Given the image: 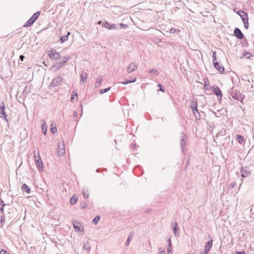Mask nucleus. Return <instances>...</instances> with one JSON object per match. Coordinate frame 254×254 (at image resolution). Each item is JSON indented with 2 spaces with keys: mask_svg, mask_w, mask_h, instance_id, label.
I'll return each mask as SVG.
<instances>
[{
  "mask_svg": "<svg viewBox=\"0 0 254 254\" xmlns=\"http://www.w3.org/2000/svg\"><path fill=\"white\" fill-rule=\"evenodd\" d=\"M80 108H81V110H82L83 107H82V104H81V105H80Z\"/></svg>",
  "mask_w": 254,
  "mask_h": 254,
  "instance_id": "nucleus-62",
  "label": "nucleus"
},
{
  "mask_svg": "<svg viewBox=\"0 0 254 254\" xmlns=\"http://www.w3.org/2000/svg\"><path fill=\"white\" fill-rule=\"evenodd\" d=\"M119 26L120 28L123 29H127L128 28V25L124 23H120L119 25H118V27Z\"/></svg>",
  "mask_w": 254,
  "mask_h": 254,
  "instance_id": "nucleus-41",
  "label": "nucleus"
},
{
  "mask_svg": "<svg viewBox=\"0 0 254 254\" xmlns=\"http://www.w3.org/2000/svg\"><path fill=\"white\" fill-rule=\"evenodd\" d=\"M252 56V54L249 52H244L243 53V57H246L247 59H250L251 57Z\"/></svg>",
  "mask_w": 254,
  "mask_h": 254,
  "instance_id": "nucleus-38",
  "label": "nucleus"
},
{
  "mask_svg": "<svg viewBox=\"0 0 254 254\" xmlns=\"http://www.w3.org/2000/svg\"><path fill=\"white\" fill-rule=\"evenodd\" d=\"M137 68V65L134 63L132 62L127 66V71L128 73H131L136 70Z\"/></svg>",
  "mask_w": 254,
  "mask_h": 254,
  "instance_id": "nucleus-13",
  "label": "nucleus"
},
{
  "mask_svg": "<svg viewBox=\"0 0 254 254\" xmlns=\"http://www.w3.org/2000/svg\"><path fill=\"white\" fill-rule=\"evenodd\" d=\"M236 136L237 137V140L239 143L243 144V143L245 142V139L243 136L240 134H237Z\"/></svg>",
  "mask_w": 254,
  "mask_h": 254,
  "instance_id": "nucleus-23",
  "label": "nucleus"
},
{
  "mask_svg": "<svg viewBox=\"0 0 254 254\" xmlns=\"http://www.w3.org/2000/svg\"><path fill=\"white\" fill-rule=\"evenodd\" d=\"M167 242L168 243V245L167 246H169V247H171V238H169L167 240Z\"/></svg>",
  "mask_w": 254,
  "mask_h": 254,
  "instance_id": "nucleus-53",
  "label": "nucleus"
},
{
  "mask_svg": "<svg viewBox=\"0 0 254 254\" xmlns=\"http://www.w3.org/2000/svg\"><path fill=\"white\" fill-rule=\"evenodd\" d=\"M230 95L234 99L240 101L242 103H243V100L245 98V95L243 94L240 92L232 88L230 92Z\"/></svg>",
  "mask_w": 254,
  "mask_h": 254,
  "instance_id": "nucleus-1",
  "label": "nucleus"
},
{
  "mask_svg": "<svg viewBox=\"0 0 254 254\" xmlns=\"http://www.w3.org/2000/svg\"><path fill=\"white\" fill-rule=\"evenodd\" d=\"M172 249V246L171 247H169V246H167V254H172V252L171 251Z\"/></svg>",
  "mask_w": 254,
  "mask_h": 254,
  "instance_id": "nucleus-46",
  "label": "nucleus"
},
{
  "mask_svg": "<svg viewBox=\"0 0 254 254\" xmlns=\"http://www.w3.org/2000/svg\"><path fill=\"white\" fill-rule=\"evenodd\" d=\"M196 112L192 111V113L195 116V119L196 120H199L201 119L200 115V113H199L198 110H197V109H196Z\"/></svg>",
  "mask_w": 254,
  "mask_h": 254,
  "instance_id": "nucleus-31",
  "label": "nucleus"
},
{
  "mask_svg": "<svg viewBox=\"0 0 254 254\" xmlns=\"http://www.w3.org/2000/svg\"><path fill=\"white\" fill-rule=\"evenodd\" d=\"M70 33L69 32H68L65 35L61 37L60 41L61 43H63L68 40V36L70 35Z\"/></svg>",
  "mask_w": 254,
  "mask_h": 254,
  "instance_id": "nucleus-22",
  "label": "nucleus"
},
{
  "mask_svg": "<svg viewBox=\"0 0 254 254\" xmlns=\"http://www.w3.org/2000/svg\"><path fill=\"white\" fill-rule=\"evenodd\" d=\"M212 59L213 64H214L215 62H217L216 53L215 51H213L212 53Z\"/></svg>",
  "mask_w": 254,
  "mask_h": 254,
  "instance_id": "nucleus-40",
  "label": "nucleus"
},
{
  "mask_svg": "<svg viewBox=\"0 0 254 254\" xmlns=\"http://www.w3.org/2000/svg\"><path fill=\"white\" fill-rule=\"evenodd\" d=\"M43 64H44L45 66H47V64H46V63H45V62H43Z\"/></svg>",
  "mask_w": 254,
  "mask_h": 254,
  "instance_id": "nucleus-63",
  "label": "nucleus"
},
{
  "mask_svg": "<svg viewBox=\"0 0 254 254\" xmlns=\"http://www.w3.org/2000/svg\"><path fill=\"white\" fill-rule=\"evenodd\" d=\"M88 76V73L87 72L82 71L80 74V82H82L84 84L86 82L87 78Z\"/></svg>",
  "mask_w": 254,
  "mask_h": 254,
  "instance_id": "nucleus-19",
  "label": "nucleus"
},
{
  "mask_svg": "<svg viewBox=\"0 0 254 254\" xmlns=\"http://www.w3.org/2000/svg\"><path fill=\"white\" fill-rule=\"evenodd\" d=\"M176 31H177V30L176 29L171 28L170 29V33L174 34L176 33Z\"/></svg>",
  "mask_w": 254,
  "mask_h": 254,
  "instance_id": "nucleus-54",
  "label": "nucleus"
},
{
  "mask_svg": "<svg viewBox=\"0 0 254 254\" xmlns=\"http://www.w3.org/2000/svg\"><path fill=\"white\" fill-rule=\"evenodd\" d=\"M136 80V78H134L133 79H131V80L127 79V80H125L124 81H123L122 82V83L124 84H127L130 83H133V82H135Z\"/></svg>",
  "mask_w": 254,
  "mask_h": 254,
  "instance_id": "nucleus-34",
  "label": "nucleus"
},
{
  "mask_svg": "<svg viewBox=\"0 0 254 254\" xmlns=\"http://www.w3.org/2000/svg\"><path fill=\"white\" fill-rule=\"evenodd\" d=\"M132 238V234H130L128 235L127 239V241L125 243L126 246H128L129 245L130 241V240H131V239Z\"/></svg>",
  "mask_w": 254,
  "mask_h": 254,
  "instance_id": "nucleus-36",
  "label": "nucleus"
},
{
  "mask_svg": "<svg viewBox=\"0 0 254 254\" xmlns=\"http://www.w3.org/2000/svg\"><path fill=\"white\" fill-rule=\"evenodd\" d=\"M72 223L73 228L74 229L75 232H81L82 234L84 233V227L80 223L76 221H72Z\"/></svg>",
  "mask_w": 254,
  "mask_h": 254,
  "instance_id": "nucleus-4",
  "label": "nucleus"
},
{
  "mask_svg": "<svg viewBox=\"0 0 254 254\" xmlns=\"http://www.w3.org/2000/svg\"><path fill=\"white\" fill-rule=\"evenodd\" d=\"M159 254H165V251L164 250H161V248H159Z\"/></svg>",
  "mask_w": 254,
  "mask_h": 254,
  "instance_id": "nucleus-52",
  "label": "nucleus"
},
{
  "mask_svg": "<svg viewBox=\"0 0 254 254\" xmlns=\"http://www.w3.org/2000/svg\"><path fill=\"white\" fill-rule=\"evenodd\" d=\"M19 58H20V60L21 61H23L24 59L25 58V57L24 56H23V55H20V57H19Z\"/></svg>",
  "mask_w": 254,
  "mask_h": 254,
  "instance_id": "nucleus-58",
  "label": "nucleus"
},
{
  "mask_svg": "<svg viewBox=\"0 0 254 254\" xmlns=\"http://www.w3.org/2000/svg\"><path fill=\"white\" fill-rule=\"evenodd\" d=\"M186 138L187 135L185 134L184 132L181 133V140L180 142V146L182 149V152L184 153L186 148Z\"/></svg>",
  "mask_w": 254,
  "mask_h": 254,
  "instance_id": "nucleus-6",
  "label": "nucleus"
},
{
  "mask_svg": "<svg viewBox=\"0 0 254 254\" xmlns=\"http://www.w3.org/2000/svg\"><path fill=\"white\" fill-rule=\"evenodd\" d=\"M82 193L83 195V196H84L85 199H86V198H87L88 197L89 194H86L84 190H82Z\"/></svg>",
  "mask_w": 254,
  "mask_h": 254,
  "instance_id": "nucleus-48",
  "label": "nucleus"
},
{
  "mask_svg": "<svg viewBox=\"0 0 254 254\" xmlns=\"http://www.w3.org/2000/svg\"><path fill=\"white\" fill-rule=\"evenodd\" d=\"M70 57L69 56H65L64 57H62L59 58L60 61L61 63H63L62 64L64 65V64H65L66 62H67L70 59Z\"/></svg>",
  "mask_w": 254,
  "mask_h": 254,
  "instance_id": "nucleus-21",
  "label": "nucleus"
},
{
  "mask_svg": "<svg viewBox=\"0 0 254 254\" xmlns=\"http://www.w3.org/2000/svg\"><path fill=\"white\" fill-rule=\"evenodd\" d=\"M101 169H100V168H98V169H96V172L97 173H99V172H100L101 171Z\"/></svg>",
  "mask_w": 254,
  "mask_h": 254,
  "instance_id": "nucleus-60",
  "label": "nucleus"
},
{
  "mask_svg": "<svg viewBox=\"0 0 254 254\" xmlns=\"http://www.w3.org/2000/svg\"><path fill=\"white\" fill-rule=\"evenodd\" d=\"M62 64L60 62H56L52 66L51 69L53 71H56L64 65Z\"/></svg>",
  "mask_w": 254,
  "mask_h": 254,
  "instance_id": "nucleus-15",
  "label": "nucleus"
},
{
  "mask_svg": "<svg viewBox=\"0 0 254 254\" xmlns=\"http://www.w3.org/2000/svg\"><path fill=\"white\" fill-rule=\"evenodd\" d=\"M208 251L206 250V249H204V250L201 252L199 254H207L208 253Z\"/></svg>",
  "mask_w": 254,
  "mask_h": 254,
  "instance_id": "nucleus-55",
  "label": "nucleus"
},
{
  "mask_svg": "<svg viewBox=\"0 0 254 254\" xmlns=\"http://www.w3.org/2000/svg\"><path fill=\"white\" fill-rule=\"evenodd\" d=\"M62 78L60 76H58L54 78L52 82L50 83L49 87L52 88L58 86L62 81Z\"/></svg>",
  "mask_w": 254,
  "mask_h": 254,
  "instance_id": "nucleus-7",
  "label": "nucleus"
},
{
  "mask_svg": "<svg viewBox=\"0 0 254 254\" xmlns=\"http://www.w3.org/2000/svg\"><path fill=\"white\" fill-rule=\"evenodd\" d=\"M39 158L35 160L36 165L40 171H43V163L40 156H38Z\"/></svg>",
  "mask_w": 254,
  "mask_h": 254,
  "instance_id": "nucleus-12",
  "label": "nucleus"
},
{
  "mask_svg": "<svg viewBox=\"0 0 254 254\" xmlns=\"http://www.w3.org/2000/svg\"><path fill=\"white\" fill-rule=\"evenodd\" d=\"M73 118H76V117H77V116H78L77 112L74 111V112H73Z\"/></svg>",
  "mask_w": 254,
  "mask_h": 254,
  "instance_id": "nucleus-57",
  "label": "nucleus"
},
{
  "mask_svg": "<svg viewBox=\"0 0 254 254\" xmlns=\"http://www.w3.org/2000/svg\"><path fill=\"white\" fill-rule=\"evenodd\" d=\"M148 73L149 74L150 73H152L154 75H158L159 74V72L157 71V70H156V69H150L148 71Z\"/></svg>",
  "mask_w": 254,
  "mask_h": 254,
  "instance_id": "nucleus-39",
  "label": "nucleus"
},
{
  "mask_svg": "<svg viewBox=\"0 0 254 254\" xmlns=\"http://www.w3.org/2000/svg\"><path fill=\"white\" fill-rule=\"evenodd\" d=\"M57 150L59 156H62L64 154L65 148L64 141H62L61 143L59 144Z\"/></svg>",
  "mask_w": 254,
  "mask_h": 254,
  "instance_id": "nucleus-10",
  "label": "nucleus"
},
{
  "mask_svg": "<svg viewBox=\"0 0 254 254\" xmlns=\"http://www.w3.org/2000/svg\"><path fill=\"white\" fill-rule=\"evenodd\" d=\"M110 89H111V87H108V88H106L105 89H101L100 91V93L101 94H103L107 92L109 90H110Z\"/></svg>",
  "mask_w": 254,
  "mask_h": 254,
  "instance_id": "nucleus-42",
  "label": "nucleus"
},
{
  "mask_svg": "<svg viewBox=\"0 0 254 254\" xmlns=\"http://www.w3.org/2000/svg\"><path fill=\"white\" fill-rule=\"evenodd\" d=\"M234 33L235 36L239 39H242L244 37V34L239 28H235Z\"/></svg>",
  "mask_w": 254,
  "mask_h": 254,
  "instance_id": "nucleus-11",
  "label": "nucleus"
},
{
  "mask_svg": "<svg viewBox=\"0 0 254 254\" xmlns=\"http://www.w3.org/2000/svg\"><path fill=\"white\" fill-rule=\"evenodd\" d=\"M83 249L89 251L90 250V244L88 241H86L83 245Z\"/></svg>",
  "mask_w": 254,
  "mask_h": 254,
  "instance_id": "nucleus-32",
  "label": "nucleus"
},
{
  "mask_svg": "<svg viewBox=\"0 0 254 254\" xmlns=\"http://www.w3.org/2000/svg\"><path fill=\"white\" fill-rule=\"evenodd\" d=\"M236 254H246L245 251L237 252Z\"/></svg>",
  "mask_w": 254,
  "mask_h": 254,
  "instance_id": "nucleus-56",
  "label": "nucleus"
},
{
  "mask_svg": "<svg viewBox=\"0 0 254 254\" xmlns=\"http://www.w3.org/2000/svg\"><path fill=\"white\" fill-rule=\"evenodd\" d=\"M35 21H34L31 18L23 25V27H27L31 26Z\"/></svg>",
  "mask_w": 254,
  "mask_h": 254,
  "instance_id": "nucleus-28",
  "label": "nucleus"
},
{
  "mask_svg": "<svg viewBox=\"0 0 254 254\" xmlns=\"http://www.w3.org/2000/svg\"><path fill=\"white\" fill-rule=\"evenodd\" d=\"M173 224L174 225V227H173V230L174 235L176 237H179L180 236V233H179V227L178 226V224H177V222L175 221V222H174L173 223Z\"/></svg>",
  "mask_w": 254,
  "mask_h": 254,
  "instance_id": "nucleus-18",
  "label": "nucleus"
},
{
  "mask_svg": "<svg viewBox=\"0 0 254 254\" xmlns=\"http://www.w3.org/2000/svg\"><path fill=\"white\" fill-rule=\"evenodd\" d=\"M102 81V76H99L97 77L95 84V87H98L100 86L101 84Z\"/></svg>",
  "mask_w": 254,
  "mask_h": 254,
  "instance_id": "nucleus-26",
  "label": "nucleus"
},
{
  "mask_svg": "<svg viewBox=\"0 0 254 254\" xmlns=\"http://www.w3.org/2000/svg\"><path fill=\"white\" fill-rule=\"evenodd\" d=\"M5 205V204L4 203V201L2 199H0V211L2 214H3L4 213V207Z\"/></svg>",
  "mask_w": 254,
  "mask_h": 254,
  "instance_id": "nucleus-27",
  "label": "nucleus"
},
{
  "mask_svg": "<svg viewBox=\"0 0 254 254\" xmlns=\"http://www.w3.org/2000/svg\"><path fill=\"white\" fill-rule=\"evenodd\" d=\"M204 86L206 89L209 88V87H208L209 86V84L208 83V80L207 79H205L204 80Z\"/></svg>",
  "mask_w": 254,
  "mask_h": 254,
  "instance_id": "nucleus-45",
  "label": "nucleus"
},
{
  "mask_svg": "<svg viewBox=\"0 0 254 254\" xmlns=\"http://www.w3.org/2000/svg\"><path fill=\"white\" fill-rule=\"evenodd\" d=\"M31 89L32 86L31 85H26L23 91V94L25 96H27L30 93Z\"/></svg>",
  "mask_w": 254,
  "mask_h": 254,
  "instance_id": "nucleus-20",
  "label": "nucleus"
},
{
  "mask_svg": "<svg viewBox=\"0 0 254 254\" xmlns=\"http://www.w3.org/2000/svg\"><path fill=\"white\" fill-rule=\"evenodd\" d=\"M231 185L232 188L234 187V186H235L234 183H232Z\"/></svg>",
  "mask_w": 254,
  "mask_h": 254,
  "instance_id": "nucleus-61",
  "label": "nucleus"
},
{
  "mask_svg": "<svg viewBox=\"0 0 254 254\" xmlns=\"http://www.w3.org/2000/svg\"><path fill=\"white\" fill-rule=\"evenodd\" d=\"M237 13L241 17L242 21L246 20L248 18V14L243 10H239Z\"/></svg>",
  "mask_w": 254,
  "mask_h": 254,
  "instance_id": "nucleus-17",
  "label": "nucleus"
},
{
  "mask_svg": "<svg viewBox=\"0 0 254 254\" xmlns=\"http://www.w3.org/2000/svg\"><path fill=\"white\" fill-rule=\"evenodd\" d=\"M191 104L190 106V108H191L192 111L196 112V109H197V101L196 99H193L190 101Z\"/></svg>",
  "mask_w": 254,
  "mask_h": 254,
  "instance_id": "nucleus-14",
  "label": "nucleus"
},
{
  "mask_svg": "<svg viewBox=\"0 0 254 254\" xmlns=\"http://www.w3.org/2000/svg\"><path fill=\"white\" fill-rule=\"evenodd\" d=\"M42 129L44 134H46L47 132V126L45 122H44L42 125Z\"/></svg>",
  "mask_w": 254,
  "mask_h": 254,
  "instance_id": "nucleus-29",
  "label": "nucleus"
},
{
  "mask_svg": "<svg viewBox=\"0 0 254 254\" xmlns=\"http://www.w3.org/2000/svg\"><path fill=\"white\" fill-rule=\"evenodd\" d=\"M252 166H244L241 167V176L242 178H246L249 175H251Z\"/></svg>",
  "mask_w": 254,
  "mask_h": 254,
  "instance_id": "nucleus-3",
  "label": "nucleus"
},
{
  "mask_svg": "<svg viewBox=\"0 0 254 254\" xmlns=\"http://www.w3.org/2000/svg\"><path fill=\"white\" fill-rule=\"evenodd\" d=\"M213 65L215 67V68L217 69L218 71H219L221 73H222L224 71L225 69L224 66L221 64H219V63L218 62H215L213 64Z\"/></svg>",
  "mask_w": 254,
  "mask_h": 254,
  "instance_id": "nucleus-16",
  "label": "nucleus"
},
{
  "mask_svg": "<svg viewBox=\"0 0 254 254\" xmlns=\"http://www.w3.org/2000/svg\"><path fill=\"white\" fill-rule=\"evenodd\" d=\"M87 207V204L85 202H83L82 205H81V208L83 209H85Z\"/></svg>",
  "mask_w": 254,
  "mask_h": 254,
  "instance_id": "nucleus-51",
  "label": "nucleus"
},
{
  "mask_svg": "<svg viewBox=\"0 0 254 254\" xmlns=\"http://www.w3.org/2000/svg\"><path fill=\"white\" fill-rule=\"evenodd\" d=\"M48 55L51 59L54 60H58L60 58V54L53 49L48 52Z\"/></svg>",
  "mask_w": 254,
  "mask_h": 254,
  "instance_id": "nucleus-5",
  "label": "nucleus"
},
{
  "mask_svg": "<svg viewBox=\"0 0 254 254\" xmlns=\"http://www.w3.org/2000/svg\"><path fill=\"white\" fill-rule=\"evenodd\" d=\"M5 106L3 102L0 104V117L4 120L6 122H8L7 119V115L5 112Z\"/></svg>",
  "mask_w": 254,
  "mask_h": 254,
  "instance_id": "nucleus-8",
  "label": "nucleus"
},
{
  "mask_svg": "<svg viewBox=\"0 0 254 254\" xmlns=\"http://www.w3.org/2000/svg\"><path fill=\"white\" fill-rule=\"evenodd\" d=\"M51 132L53 134H54L57 131V129L56 126L52 127L51 128Z\"/></svg>",
  "mask_w": 254,
  "mask_h": 254,
  "instance_id": "nucleus-47",
  "label": "nucleus"
},
{
  "mask_svg": "<svg viewBox=\"0 0 254 254\" xmlns=\"http://www.w3.org/2000/svg\"><path fill=\"white\" fill-rule=\"evenodd\" d=\"M136 146V145L135 144H134L133 143L131 144H130V147L131 149H133V148H134Z\"/></svg>",
  "mask_w": 254,
  "mask_h": 254,
  "instance_id": "nucleus-59",
  "label": "nucleus"
},
{
  "mask_svg": "<svg viewBox=\"0 0 254 254\" xmlns=\"http://www.w3.org/2000/svg\"><path fill=\"white\" fill-rule=\"evenodd\" d=\"M40 14V11H37L33 14L31 18L34 21H35L37 18H38L39 15Z\"/></svg>",
  "mask_w": 254,
  "mask_h": 254,
  "instance_id": "nucleus-30",
  "label": "nucleus"
},
{
  "mask_svg": "<svg viewBox=\"0 0 254 254\" xmlns=\"http://www.w3.org/2000/svg\"><path fill=\"white\" fill-rule=\"evenodd\" d=\"M21 189L27 193H29L31 190L30 188L26 184L22 185Z\"/></svg>",
  "mask_w": 254,
  "mask_h": 254,
  "instance_id": "nucleus-25",
  "label": "nucleus"
},
{
  "mask_svg": "<svg viewBox=\"0 0 254 254\" xmlns=\"http://www.w3.org/2000/svg\"><path fill=\"white\" fill-rule=\"evenodd\" d=\"M0 254H9V253H8L6 250L2 249L0 251Z\"/></svg>",
  "mask_w": 254,
  "mask_h": 254,
  "instance_id": "nucleus-50",
  "label": "nucleus"
},
{
  "mask_svg": "<svg viewBox=\"0 0 254 254\" xmlns=\"http://www.w3.org/2000/svg\"><path fill=\"white\" fill-rule=\"evenodd\" d=\"M76 97L75 101L77 100V94L76 92H75L74 91H72L71 93V101L72 102H74V100L75 99L74 97Z\"/></svg>",
  "mask_w": 254,
  "mask_h": 254,
  "instance_id": "nucleus-35",
  "label": "nucleus"
},
{
  "mask_svg": "<svg viewBox=\"0 0 254 254\" xmlns=\"http://www.w3.org/2000/svg\"><path fill=\"white\" fill-rule=\"evenodd\" d=\"M98 23L99 25H102V27H105L108 30H113L118 28V24H111L106 21L104 22L99 21H98Z\"/></svg>",
  "mask_w": 254,
  "mask_h": 254,
  "instance_id": "nucleus-2",
  "label": "nucleus"
},
{
  "mask_svg": "<svg viewBox=\"0 0 254 254\" xmlns=\"http://www.w3.org/2000/svg\"><path fill=\"white\" fill-rule=\"evenodd\" d=\"M77 198L75 195H73L70 199V203L71 205L74 204L76 203Z\"/></svg>",
  "mask_w": 254,
  "mask_h": 254,
  "instance_id": "nucleus-33",
  "label": "nucleus"
},
{
  "mask_svg": "<svg viewBox=\"0 0 254 254\" xmlns=\"http://www.w3.org/2000/svg\"><path fill=\"white\" fill-rule=\"evenodd\" d=\"M213 240L211 239L209 241L206 243L205 249L209 251L212 246Z\"/></svg>",
  "mask_w": 254,
  "mask_h": 254,
  "instance_id": "nucleus-24",
  "label": "nucleus"
},
{
  "mask_svg": "<svg viewBox=\"0 0 254 254\" xmlns=\"http://www.w3.org/2000/svg\"><path fill=\"white\" fill-rule=\"evenodd\" d=\"M212 90L213 92L218 97V100L220 101L222 98V94L219 87L216 86H212Z\"/></svg>",
  "mask_w": 254,
  "mask_h": 254,
  "instance_id": "nucleus-9",
  "label": "nucleus"
},
{
  "mask_svg": "<svg viewBox=\"0 0 254 254\" xmlns=\"http://www.w3.org/2000/svg\"><path fill=\"white\" fill-rule=\"evenodd\" d=\"M4 221H5V216H4V214H3L0 216V223H2Z\"/></svg>",
  "mask_w": 254,
  "mask_h": 254,
  "instance_id": "nucleus-49",
  "label": "nucleus"
},
{
  "mask_svg": "<svg viewBox=\"0 0 254 254\" xmlns=\"http://www.w3.org/2000/svg\"><path fill=\"white\" fill-rule=\"evenodd\" d=\"M100 217L99 215L96 216L92 220V222L94 224H96L99 221Z\"/></svg>",
  "mask_w": 254,
  "mask_h": 254,
  "instance_id": "nucleus-37",
  "label": "nucleus"
},
{
  "mask_svg": "<svg viewBox=\"0 0 254 254\" xmlns=\"http://www.w3.org/2000/svg\"><path fill=\"white\" fill-rule=\"evenodd\" d=\"M249 18L246 19V20L243 21L244 24V27L246 29H248L249 27V23H248Z\"/></svg>",
  "mask_w": 254,
  "mask_h": 254,
  "instance_id": "nucleus-43",
  "label": "nucleus"
},
{
  "mask_svg": "<svg viewBox=\"0 0 254 254\" xmlns=\"http://www.w3.org/2000/svg\"><path fill=\"white\" fill-rule=\"evenodd\" d=\"M158 86L159 87V90H158V91L160 90V91H161V92H164V91H165V88H164V87L162 86V84H159L158 85Z\"/></svg>",
  "mask_w": 254,
  "mask_h": 254,
  "instance_id": "nucleus-44",
  "label": "nucleus"
}]
</instances>
